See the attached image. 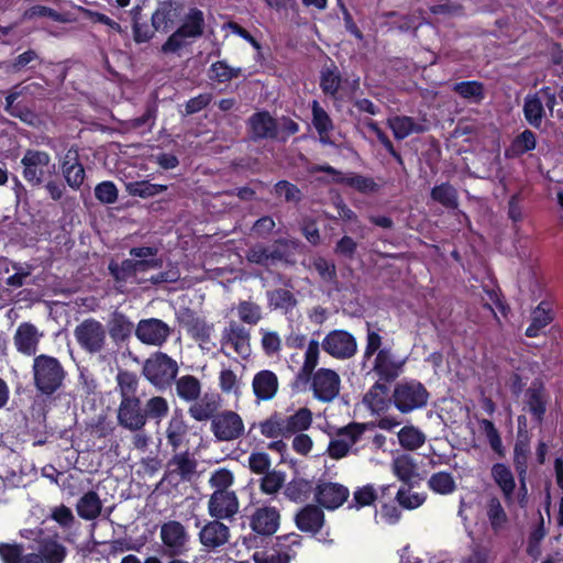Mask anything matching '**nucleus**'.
Listing matches in <instances>:
<instances>
[{
    "label": "nucleus",
    "mask_w": 563,
    "mask_h": 563,
    "mask_svg": "<svg viewBox=\"0 0 563 563\" xmlns=\"http://www.w3.org/2000/svg\"><path fill=\"white\" fill-rule=\"evenodd\" d=\"M108 269L117 284V289L120 291H123L122 288L126 283L142 285L147 282L146 278H135V272L131 258H126L121 263L111 261L108 265Z\"/></svg>",
    "instance_id": "31"
},
{
    "label": "nucleus",
    "mask_w": 563,
    "mask_h": 563,
    "mask_svg": "<svg viewBox=\"0 0 563 563\" xmlns=\"http://www.w3.org/2000/svg\"><path fill=\"white\" fill-rule=\"evenodd\" d=\"M420 484H407L401 485L396 493L395 500L398 505L407 510H413L419 508L427 499V495L424 493H412L411 490L415 487H418Z\"/></svg>",
    "instance_id": "41"
},
{
    "label": "nucleus",
    "mask_w": 563,
    "mask_h": 563,
    "mask_svg": "<svg viewBox=\"0 0 563 563\" xmlns=\"http://www.w3.org/2000/svg\"><path fill=\"white\" fill-rule=\"evenodd\" d=\"M178 364L166 353L155 352L143 365L142 373L156 388L165 389L172 386L178 374Z\"/></svg>",
    "instance_id": "6"
},
{
    "label": "nucleus",
    "mask_w": 563,
    "mask_h": 563,
    "mask_svg": "<svg viewBox=\"0 0 563 563\" xmlns=\"http://www.w3.org/2000/svg\"><path fill=\"white\" fill-rule=\"evenodd\" d=\"M479 427L494 453H496L499 459H504L506 455V450L503 444L500 433L495 427L494 422L488 419H482L479 420Z\"/></svg>",
    "instance_id": "52"
},
{
    "label": "nucleus",
    "mask_w": 563,
    "mask_h": 563,
    "mask_svg": "<svg viewBox=\"0 0 563 563\" xmlns=\"http://www.w3.org/2000/svg\"><path fill=\"white\" fill-rule=\"evenodd\" d=\"M319 358V342L311 340L308 344L305 362L300 368L299 377L302 379H309L318 364Z\"/></svg>",
    "instance_id": "60"
},
{
    "label": "nucleus",
    "mask_w": 563,
    "mask_h": 563,
    "mask_svg": "<svg viewBox=\"0 0 563 563\" xmlns=\"http://www.w3.org/2000/svg\"><path fill=\"white\" fill-rule=\"evenodd\" d=\"M279 526V512L274 507H262L251 517L252 529L260 534H273Z\"/></svg>",
    "instance_id": "28"
},
{
    "label": "nucleus",
    "mask_w": 563,
    "mask_h": 563,
    "mask_svg": "<svg viewBox=\"0 0 563 563\" xmlns=\"http://www.w3.org/2000/svg\"><path fill=\"white\" fill-rule=\"evenodd\" d=\"M118 389L121 397L117 420L119 426L131 431L140 432L146 426L144 406L136 395L139 379L135 374L122 371L117 375Z\"/></svg>",
    "instance_id": "1"
},
{
    "label": "nucleus",
    "mask_w": 563,
    "mask_h": 563,
    "mask_svg": "<svg viewBox=\"0 0 563 563\" xmlns=\"http://www.w3.org/2000/svg\"><path fill=\"white\" fill-rule=\"evenodd\" d=\"M133 329L134 324L125 314L119 311H114L111 314V319L109 321V333L114 342H124L131 336Z\"/></svg>",
    "instance_id": "40"
},
{
    "label": "nucleus",
    "mask_w": 563,
    "mask_h": 563,
    "mask_svg": "<svg viewBox=\"0 0 563 563\" xmlns=\"http://www.w3.org/2000/svg\"><path fill=\"white\" fill-rule=\"evenodd\" d=\"M239 511V499L233 490H214L208 501V512L214 519H230Z\"/></svg>",
    "instance_id": "18"
},
{
    "label": "nucleus",
    "mask_w": 563,
    "mask_h": 563,
    "mask_svg": "<svg viewBox=\"0 0 563 563\" xmlns=\"http://www.w3.org/2000/svg\"><path fill=\"white\" fill-rule=\"evenodd\" d=\"M312 124L320 135V140L325 143L329 137V133L333 130V123L329 114L319 104L318 101H313L312 106Z\"/></svg>",
    "instance_id": "50"
},
{
    "label": "nucleus",
    "mask_w": 563,
    "mask_h": 563,
    "mask_svg": "<svg viewBox=\"0 0 563 563\" xmlns=\"http://www.w3.org/2000/svg\"><path fill=\"white\" fill-rule=\"evenodd\" d=\"M229 538V527L219 521V519L209 521L199 532L201 544L208 549H217L224 545Z\"/></svg>",
    "instance_id": "25"
},
{
    "label": "nucleus",
    "mask_w": 563,
    "mask_h": 563,
    "mask_svg": "<svg viewBox=\"0 0 563 563\" xmlns=\"http://www.w3.org/2000/svg\"><path fill=\"white\" fill-rule=\"evenodd\" d=\"M423 24V19L419 15L408 14L398 15L395 12L389 11V31L397 30L401 33L413 32Z\"/></svg>",
    "instance_id": "48"
},
{
    "label": "nucleus",
    "mask_w": 563,
    "mask_h": 563,
    "mask_svg": "<svg viewBox=\"0 0 563 563\" xmlns=\"http://www.w3.org/2000/svg\"><path fill=\"white\" fill-rule=\"evenodd\" d=\"M430 394L426 386L417 380L398 382L389 397V404L401 413H410L415 410L424 408L428 405Z\"/></svg>",
    "instance_id": "3"
},
{
    "label": "nucleus",
    "mask_w": 563,
    "mask_h": 563,
    "mask_svg": "<svg viewBox=\"0 0 563 563\" xmlns=\"http://www.w3.org/2000/svg\"><path fill=\"white\" fill-rule=\"evenodd\" d=\"M159 537L165 554L180 556L188 551L189 534L181 522L169 520L163 523Z\"/></svg>",
    "instance_id": "9"
},
{
    "label": "nucleus",
    "mask_w": 563,
    "mask_h": 563,
    "mask_svg": "<svg viewBox=\"0 0 563 563\" xmlns=\"http://www.w3.org/2000/svg\"><path fill=\"white\" fill-rule=\"evenodd\" d=\"M174 384L176 396L187 404L198 400L199 396H201L202 384L194 375L187 374L178 378L176 377Z\"/></svg>",
    "instance_id": "34"
},
{
    "label": "nucleus",
    "mask_w": 563,
    "mask_h": 563,
    "mask_svg": "<svg viewBox=\"0 0 563 563\" xmlns=\"http://www.w3.org/2000/svg\"><path fill=\"white\" fill-rule=\"evenodd\" d=\"M37 553L41 554L43 563H63L67 555V549L57 539L46 537L37 542Z\"/></svg>",
    "instance_id": "35"
},
{
    "label": "nucleus",
    "mask_w": 563,
    "mask_h": 563,
    "mask_svg": "<svg viewBox=\"0 0 563 563\" xmlns=\"http://www.w3.org/2000/svg\"><path fill=\"white\" fill-rule=\"evenodd\" d=\"M24 547L21 543H0V560L2 563H20Z\"/></svg>",
    "instance_id": "64"
},
{
    "label": "nucleus",
    "mask_w": 563,
    "mask_h": 563,
    "mask_svg": "<svg viewBox=\"0 0 563 563\" xmlns=\"http://www.w3.org/2000/svg\"><path fill=\"white\" fill-rule=\"evenodd\" d=\"M170 334V327L157 318L142 319L135 327V336L146 345L162 346Z\"/></svg>",
    "instance_id": "14"
},
{
    "label": "nucleus",
    "mask_w": 563,
    "mask_h": 563,
    "mask_svg": "<svg viewBox=\"0 0 563 563\" xmlns=\"http://www.w3.org/2000/svg\"><path fill=\"white\" fill-rule=\"evenodd\" d=\"M260 430L261 433L266 438H288L286 433L284 418L278 415H274L267 420L261 422Z\"/></svg>",
    "instance_id": "59"
},
{
    "label": "nucleus",
    "mask_w": 563,
    "mask_h": 563,
    "mask_svg": "<svg viewBox=\"0 0 563 563\" xmlns=\"http://www.w3.org/2000/svg\"><path fill=\"white\" fill-rule=\"evenodd\" d=\"M125 189L131 196L150 198L165 191L167 189V186L151 184L146 180H142L128 183L125 185Z\"/></svg>",
    "instance_id": "55"
},
{
    "label": "nucleus",
    "mask_w": 563,
    "mask_h": 563,
    "mask_svg": "<svg viewBox=\"0 0 563 563\" xmlns=\"http://www.w3.org/2000/svg\"><path fill=\"white\" fill-rule=\"evenodd\" d=\"M452 90L461 98L481 103L485 99V86L477 80L455 82Z\"/></svg>",
    "instance_id": "45"
},
{
    "label": "nucleus",
    "mask_w": 563,
    "mask_h": 563,
    "mask_svg": "<svg viewBox=\"0 0 563 563\" xmlns=\"http://www.w3.org/2000/svg\"><path fill=\"white\" fill-rule=\"evenodd\" d=\"M537 135L533 131L526 129L516 135L509 146L505 148V157L508 159L519 158L528 152L536 150Z\"/></svg>",
    "instance_id": "33"
},
{
    "label": "nucleus",
    "mask_w": 563,
    "mask_h": 563,
    "mask_svg": "<svg viewBox=\"0 0 563 563\" xmlns=\"http://www.w3.org/2000/svg\"><path fill=\"white\" fill-rule=\"evenodd\" d=\"M62 172L66 183L73 189H78L85 179V169L79 162V154L76 148H69L62 162Z\"/></svg>",
    "instance_id": "27"
},
{
    "label": "nucleus",
    "mask_w": 563,
    "mask_h": 563,
    "mask_svg": "<svg viewBox=\"0 0 563 563\" xmlns=\"http://www.w3.org/2000/svg\"><path fill=\"white\" fill-rule=\"evenodd\" d=\"M312 422V413L308 408H300L294 415L284 418L286 433L288 437L307 430Z\"/></svg>",
    "instance_id": "47"
},
{
    "label": "nucleus",
    "mask_w": 563,
    "mask_h": 563,
    "mask_svg": "<svg viewBox=\"0 0 563 563\" xmlns=\"http://www.w3.org/2000/svg\"><path fill=\"white\" fill-rule=\"evenodd\" d=\"M316 500L327 509H336L349 497V489L338 483H321L316 487Z\"/></svg>",
    "instance_id": "20"
},
{
    "label": "nucleus",
    "mask_w": 563,
    "mask_h": 563,
    "mask_svg": "<svg viewBox=\"0 0 563 563\" xmlns=\"http://www.w3.org/2000/svg\"><path fill=\"white\" fill-rule=\"evenodd\" d=\"M184 4L178 0H164L158 2L152 14V27L161 33H168L180 21Z\"/></svg>",
    "instance_id": "12"
},
{
    "label": "nucleus",
    "mask_w": 563,
    "mask_h": 563,
    "mask_svg": "<svg viewBox=\"0 0 563 563\" xmlns=\"http://www.w3.org/2000/svg\"><path fill=\"white\" fill-rule=\"evenodd\" d=\"M554 311L552 303L547 300H542L534 309L531 311V322L529 327L526 329V336L528 338H538L553 320H554Z\"/></svg>",
    "instance_id": "26"
},
{
    "label": "nucleus",
    "mask_w": 563,
    "mask_h": 563,
    "mask_svg": "<svg viewBox=\"0 0 563 563\" xmlns=\"http://www.w3.org/2000/svg\"><path fill=\"white\" fill-rule=\"evenodd\" d=\"M490 476L500 489L505 503L511 505L514 503L516 479L510 466L501 462L495 463L490 468Z\"/></svg>",
    "instance_id": "24"
},
{
    "label": "nucleus",
    "mask_w": 563,
    "mask_h": 563,
    "mask_svg": "<svg viewBox=\"0 0 563 563\" xmlns=\"http://www.w3.org/2000/svg\"><path fill=\"white\" fill-rule=\"evenodd\" d=\"M550 395L544 383L536 378L525 391V409L531 415V419L538 426L544 421Z\"/></svg>",
    "instance_id": "10"
},
{
    "label": "nucleus",
    "mask_w": 563,
    "mask_h": 563,
    "mask_svg": "<svg viewBox=\"0 0 563 563\" xmlns=\"http://www.w3.org/2000/svg\"><path fill=\"white\" fill-rule=\"evenodd\" d=\"M334 181L347 185L363 194L374 192L377 189V185L372 178L357 174H349L344 177L335 178Z\"/></svg>",
    "instance_id": "56"
},
{
    "label": "nucleus",
    "mask_w": 563,
    "mask_h": 563,
    "mask_svg": "<svg viewBox=\"0 0 563 563\" xmlns=\"http://www.w3.org/2000/svg\"><path fill=\"white\" fill-rule=\"evenodd\" d=\"M321 346L328 354L339 360L351 358L357 351L355 338L343 330H333L328 333Z\"/></svg>",
    "instance_id": "13"
},
{
    "label": "nucleus",
    "mask_w": 563,
    "mask_h": 563,
    "mask_svg": "<svg viewBox=\"0 0 563 563\" xmlns=\"http://www.w3.org/2000/svg\"><path fill=\"white\" fill-rule=\"evenodd\" d=\"M389 129L397 140H404L412 133H422L426 128L411 117H395L389 119Z\"/></svg>",
    "instance_id": "42"
},
{
    "label": "nucleus",
    "mask_w": 563,
    "mask_h": 563,
    "mask_svg": "<svg viewBox=\"0 0 563 563\" xmlns=\"http://www.w3.org/2000/svg\"><path fill=\"white\" fill-rule=\"evenodd\" d=\"M188 426L181 415H174L166 428V438L173 450H177L184 442Z\"/></svg>",
    "instance_id": "46"
},
{
    "label": "nucleus",
    "mask_w": 563,
    "mask_h": 563,
    "mask_svg": "<svg viewBox=\"0 0 563 563\" xmlns=\"http://www.w3.org/2000/svg\"><path fill=\"white\" fill-rule=\"evenodd\" d=\"M530 454V440L527 434H519L514 446V467L519 479V490L522 497L527 495L528 459Z\"/></svg>",
    "instance_id": "19"
},
{
    "label": "nucleus",
    "mask_w": 563,
    "mask_h": 563,
    "mask_svg": "<svg viewBox=\"0 0 563 563\" xmlns=\"http://www.w3.org/2000/svg\"><path fill=\"white\" fill-rule=\"evenodd\" d=\"M102 510V501L93 490L85 493L76 504L78 516L85 520L97 519Z\"/></svg>",
    "instance_id": "37"
},
{
    "label": "nucleus",
    "mask_w": 563,
    "mask_h": 563,
    "mask_svg": "<svg viewBox=\"0 0 563 563\" xmlns=\"http://www.w3.org/2000/svg\"><path fill=\"white\" fill-rule=\"evenodd\" d=\"M42 336L43 333L34 324L23 322L14 333L13 343L20 353L31 356L35 355Z\"/></svg>",
    "instance_id": "21"
},
{
    "label": "nucleus",
    "mask_w": 563,
    "mask_h": 563,
    "mask_svg": "<svg viewBox=\"0 0 563 563\" xmlns=\"http://www.w3.org/2000/svg\"><path fill=\"white\" fill-rule=\"evenodd\" d=\"M522 112L525 120L530 126L534 129L542 126L547 112L539 93H528L525 97Z\"/></svg>",
    "instance_id": "36"
},
{
    "label": "nucleus",
    "mask_w": 563,
    "mask_h": 563,
    "mask_svg": "<svg viewBox=\"0 0 563 563\" xmlns=\"http://www.w3.org/2000/svg\"><path fill=\"white\" fill-rule=\"evenodd\" d=\"M198 462L188 451L176 453L166 464L165 479L191 482L197 474Z\"/></svg>",
    "instance_id": "17"
},
{
    "label": "nucleus",
    "mask_w": 563,
    "mask_h": 563,
    "mask_svg": "<svg viewBox=\"0 0 563 563\" xmlns=\"http://www.w3.org/2000/svg\"><path fill=\"white\" fill-rule=\"evenodd\" d=\"M79 346L90 354L101 353L108 343L106 327L93 318L85 319L74 329Z\"/></svg>",
    "instance_id": "8"
},
{
    "label": "nucleus",
    "mask_w": 563,
    "mask_h": 563,
    "mask_svg": "<svg viewBox=\"0 0 563 563\" xmlns=\"http://www.w3.org/2000/svg\"><path fill=\"white\" fill-rule=\"evenodd\" d=\"M430 197L446 209L455 210L459 208V192L449 181L434 186L431 189Z\"/></svg>",
    "instance_id": "39"
},
{
    "label": "nucleus",
    "mask_w": 563,
    "mask_h": 563,
    "mask_svg": "<svg viewBox=\"0 0 563 563\" xmlns=\"http://www.w3.org/2000/svg\"><path fill=\"white\" fill-rule=\"evenodd\" d=\"M234 309L240 322L244 324L256 325L264 318L263 308L251 299L241 300Z\"/></svg>",
    "instance_id": "44"
},
{
    "label": "nucleus",
    "mask_w": 563,
    "mask_h": 563,
    "mask_svg": "<svg viewBox=\"0 0 563 563\" xmlns=\"http://www.w3.org/2000/svg\"><path fill=\"white\" fill-rule=\"evenodd\" d=\"M21 164L23 177L31 186H41L56 173V165L52 163L49 154L44 151L26 150Z\"/></svg>",
    "instance_id": "7"
},
{
    "label": "nucleus",
    "mask_w": 563,
    "mask_h": 563,
    "mask_svg": "<svg viewBox=\"0 0 563 563\" xmlns=\"http://www.w3.org/2000/svg\"><path fill=\"white\" fill-rule=\"evenodd\" d=\"M311 492H312L311 483L306 479L298 478V479H294L287 484V486L285 487L284 494L290 500L298 503V501H305L306 499H308Z\"/></svg>",
    "instance_id": "54"
},
{
    "label": "nucleus",
    "mask_w": 563,
    "mask_h": 563,
    "mask_svg": "<svg viewBox=\"0 0 563 563\" xmlns=\"http://www.w3.org/2000/svg\"><path fill=\"white\" fill-rule=\"evenodd\" d=\"M399 445L407 451H416L426 442V434L417 427L408 424L397 432Z\"/></svg>",
    "instance_id": "43"
},
{
    "label": "nucleus",
    "mask_w": 563,
    "mask_h": 563,
    "mask_svg": "<svg viewBox=\"0 0 563 563\" xmlns=\"http://www.w3.org/2000/svg\"><path fill=\"white\" fill-rule=\"evenodd\" d=\"M295 521L299 530L317 533L323 527L324 514L320 507L307 505L296 515Z\"/></svg>",
    "instance_id": "30"
},
{
    "label": "nucleus",
    "mask_w": 563,
    "mask_h": 563,
    "mask_svg": "<svg viewBox=\"0 0 563 563\" xmlns=\"http://www.w3.org/2000/svg\"><path fill=\"white\" fill-rule=\"evenodd\" d=\"M487 518L494 531H499L508 521L507 514L496 496L490 497L487 501Z\"/></svg>",
    "instance_id": "53"
},
{
    "label": "nucleus",
    "mask_w": 563,
    "mask_h": 563,
    "mask_svg": "<svg viewBox=\"0 0 563 563\" xmlns=\"http://www.w3.org/2000/svg\"><path fill=\"white\" fill-rule=\"evenodd\" d=\"M428 487L435 494L449 495L456 489V484L450 472L440 471L430 476Z\"/></svg>",
    "instance_id": "49"
},
{
    "label": "nucleus",
    "mask_w": 563,
    "mask_h": 563,
    "mask_svg": "<svg viewBox=\"0 0 563 563\" xmlns=\"http://www.w3.org/2000/svg\"><path fill=\"white\" fill-rule=\"evenodd\" d=\"M311 387L317 399L330 402L340 393L341 379L336 372L329 368L318 369L311 377Z\"/></svg>",
    "instance_id": "16"
},
{
    "label": "nucleus",
    "mask_w": 563,
    "mask_h": 563,
    "mask_svg": "<svg viewBox=\"0 0 563 563\" xmlns=\"http://www.w3.org/2000/svg\"><path fill=\"white\" fill-rule=\"evenodd\" d=\"M252 386L257 400H271L278 390V378L272 371L264 369L254 376Z\"/></svg>",
    "instance_id": "32"
},
{
    "label": "nucleus",
    "mask_w": 563,
    "mask_h": 563,
    "mask_svg": "<svg viewBox=\"0 0 563 563\" xmlns=\"http://www.w3.org/2000/svg\"><path fill=\"white\" fill-rule=\"evenodd\" d=\"M222 350L230 346L234 352L247 357L251 354V333L242 323L231 320L221 334Z\"/></svg>",
    "instance_id": "15"
},
{
    "label": "nucleus",
    "mask_w": 563,
    "mask_h": 563,
    "mask_svg": "<svg viewBox=\"0 0 563 563\" xmlns=\"http://www.w3.org/2000/svg\"><path fill=\"white\" fill-rule=\"evenodd\" d=\"M367 376H378V380L365 394L364 404L376 417L375 426L387 428V353L380 351L366 373Z\"/></svg>",
    "instance_id": "2"
},
{
    "label": "nucleus",
    "mask_w": 563,
    "mask_h": 563,
    "mask_svg": "<svg viewBox=\"0 0 563 563\" xmlns=\"http://www.w3.org/2000/svg\"><path fill=\"white\" fill-rule=\"evenodd\" d=\"M320 86L324 93L334 96L341 86V76L336 68H327L321 71Z\"/></svg>",
    "instance_id": "62"
},
{
    "label": "nucleus",
    "mask_w": 563,
    "mask_h": 563,
    "mask_svg": "<svg viewBox=\"0 0 563 563\" xmlns=\"http://www.w3.org/2000/svg\"><path fill=\"white\" fill-rule=\"evenodd\" d=\"M144 411L146 421L151 419L159 423L167 417L169 405L167 399L163 396H153L145 401Z\"/></svg>",
    "instance_id": "51"
},
{
    "label": "nucleus",
    "mask_w": 563,
    "mask_h": 563,
    "mask_svg": "<svg viewBox=\"0 0 563 563\" xmlns=\"http://www.w3.org/2000/svg\"><path fill=\"white\" fill-rule=\"evenodd\" d=\"M375 422H367V423H357L352 422L349 426L340 429L336 433V438L340 440H343L344 442L349 443V448L351 449L360 439L362 433L367 428H374Z\"/></svg>",
    "instance_id": "58"
},
{
    "label": "nucleus",
    "mask_w": 563,
    "mask_h": 563,
    "mask_svg": "<svg viewBox=\"0 0 563 563\" xmlns=\"http://www.w3.org/2000/svg\"><path fill=\"white\" fill-rule=\"evenodd\" d=\"M393 472L401 482V485L420 484L421 477L417 472L413 457L406 453H398L393 461Z\"/></svg>",
    "instance_id": "29"
},
{
    "label": "nucleus",
    "mask_w": 563,
    "mask_h": 563,
    "mask_svg": "<svg viewBox=\"0 0 563 563\" xmlns=\"http://www.w3.org/2000/svg\"><path fill=\"white\" fill-rule=\"evenodd\" d=\"M250 137L253 141L261 139H275L277 136V123L273 117L266 112H256L247 120Z\"/></svg>",
    "instance_id": "23"
},
{
    "label": "nucleus",
    "mask_w": 563,
    "mask_h": 563,
    "mask_svg": "<svg viewBox=\"0 0 563 563\" xmlns=\"http://www.w3.org/2000/svg\"><path fill=\"white\" fill-rule=\"evenodd\" d=\"M221 407V398L216 394L206 393L199 396L198 400L190 404L188 408L189 416L199 422L211 420L219 413Z\"/></svg>",
    "instance_id": "22"
},
{
    "label": "nucleus",
    "mask_w": 563,
    "mask_h": 563,
    "mask_svg": "<svg viewBox=\"0 0 563 563\" xmlns=\"http://www.w3.org/2000/svg\"><path fill=\"white\" fill-rule=\"evenodd\" d=\"M267 302L271 309L280 310L284 313L296 308L298 300L295 295L285 288H276L266 292Z\"/></svg>",
    "instance_id": "38"
},
{
    "label": "nucleus",
    "mask_w": 563,
    "mask_h": 563,
    "mask_svg": "<svg viewBox=\"0 0 563 563\" xmlns=\"http://www.w3.org/2000/svg\"><path fill=\"white\" fill-rule=\"evenodd\" d=\"M241 68L229 66L224 60L216 62L210 67V78L218 82H227L239 77Z\"/></svg>",
    "instance_id": "61"
},
{
    "label": "nucleus",
    "mask_w": 563,
    "mask_h": 563,
    "mask_svg": "<svg viewBox=\"0 0 563 563\" xmlns=\"http://www.w3.org/2000/svg\"><path fill=\"white\" fill-rule=\"evenodd\" d=\"M33 375L35 387L49 396L63 385L66 373L57 358L41 354L33 361Z\"/></svg>",
    "instance_id": "5"
},
{
    "label": "nucleus",
    "mask_w": 563,
    "mask_h": 563,
    "mask_svg": "<svg viewBox=\"0 0 563 563\" xmlns=\"http://www.w3.org/2000/svg\"><path fill=\"white\" fill-rule=\"evenodd\" d=\"M184 323L187 328V331L196 340L206 342L210 339L212 327L209 325L205 319L195 316H188Z\"/></svg>",
    "instance_id": "57"
},
{
    "label": "nucleus",
    "mask_w": 563,
    "mask_h": 563,
    "mask_svg": "<svg viewBox=\"0 0 563 563\" xmlns=\"http://www.w3.org/2000/svg\"><path fill=\"white\" fill-rule=\"evenodd\" d=\"M205 15L198 8H190L184 14L181 24L169 35L166 42L162 45L164 53H177L189 42V38H198L205 32Z\"/></svg>",
    "instance_id": "4"
},
{
    "label": "nucleus",
    "mask_w": 563,
    "mask_h": 563,
    "mask_svg": "<svg viewBox=\"0 0 563 563\" xmlns=\"http://www.w3.org/2000/svg\"><path fill=\"white\" fill-rule=\"evenodd\" d=\"M275 192L279 197H284L286 202L299 203L302 200L301 190L287 180H280L275 185Z\"/></svg>",
    "instance_id": "63"
},
{
    "label": "nucleus",
    "mask_w": 563,
    "mask_h": 563,
    "mask_svg": "<svg viewBox=\"0 0 563 563\" xmlns=\"http://www.w3.org/2000/svg\"><path fill=\"white\" fill-rule=\"evenodd\" d=\"M244 422L232 410L219 412L211 421V431L219 441H234L244 434Z\"/></svg>",
    "instance_id": "11"
}]
</instances>
